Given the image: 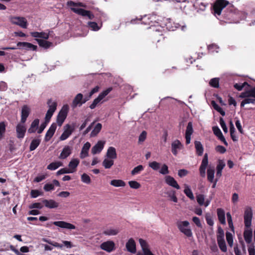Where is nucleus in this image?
Listing matches in <instances>:
<instances>
[{
	"label": "nucleus",
	"instance_id": "obj_16",
	"mask_svg": "<svg viewBox=\"0 0 255 255\" xmlns=\"http://www.w3.org/2000/svg\"><path fill=\"white\" fill-rule=\"evenodd\" d=\"M105 141L100 140L92 147L91 152L93 154H95L101 152L104 148Z\"/></svg>",
	"mask_w": 255,
	"mask_h": 255
},
{
	"label": "nucleus",
	"instance_id": "obj_27",
	"mask_svg": "<svg viewBox=\"0 0 255 255\" xmlns=\"http://www.w3.org/2000/svg\"><path fill=\"white\" fill-rule=\"evenodd\" d=\"M106 156L108 158L113 159L117 158V155L116 148L112 146L109 147L106 153Z\"/></svg>",
	"mask_w": 255,
	"mask_h": 255
},
{
	"label": "nucleus",
	"instance_id": "obj_38",
	"mask_svg": "<svg viewBox=\"0 0 255 255\" xmlns=\"http://www.w3.org/2000/svg\"><path fill=\"white\" fill-rule=\"evenodd\" d=\"M219 248L223 252H227V246L224 239H217Z\"/></svg>",
	"mask_w": 255,
	"mask_h": 255
},
{
	"label": "nucleus",
	"instance_id": "obj_51",
	"mask_svg": "<svg viewBox=\"0 0 255 255\" xmlns=\"http://www.w3.org/2000/svg\"><path fill=\"white\" fill-rule=\"evenodd\" d=\"M246 86L249 87H250V85L247 82H245L243 84L236 83L234 84V87L237 90L241 91Z\"/></svg>",
	"mask_w": 255,
	"mask_h": 255
},
{
	"label": "nucleus",
	"instance_id": "obj_10",
	"mask_svg": "<svg viewBox=\"0 0 255 255\" xmlns=\"http://www.w3.org/2000/svg\"><path fill=\"white\" fill-rule=\"evenodd\" d=\"M115 243L113 241H108L102 243L100 248L108 253H111L115 250Z\"/></svg>",
	"mask_w": 255,
	"mask_h": 255
},
{
	"label": "nucleus",
	"instance_id": "obj_31",
	"mask_svg": "<svg viewBox=\"0 0 255 255\" xmlns=\"http://www.w3.org/2000/svg\"><path fill=\"white\" fill-rule=\"evenodd\" d=\"M67 116V113H58L57 117V123L59 126H61Z\"/></svg>",
	"mask_w": 255,
	"mask_h": 255
},
{
	"label": "nucleus",
	"instance_id": "obj_13",
	"mask_svg": "<svg viewBox=\"0 0 255 255\" xmlns=\"http://www.w3.org/2000/svg\"><path fill=\"white\" fill-rule=\"evenodd\" d=\"M56 128L57 125L55 123H53L51 125L45 136L44 140L46 142L48 141L51 138L55 133Z\"/></svg>",
	"mask_w": 255,
	"mask_h": 255
},
{
	"label": "nucleus",
	"instance_id": "obj_55",
	"mask_svg": "<svg viewBox=\"0 0 255 255\" xmlns=\"http://www.w3.org/2000/svg\"><path fill=\"white\" fill-rule=\"evenodd\" d=\"M149 166L154 170H158L160 168V163L156 162L153 161L149 163Z\"/></svg>",
	"mask_w": 255,
	"mask_h": 255
},
{
	"label": "nucleus",
	"instance_id": "obj_35",
	"mask_svg": "<svg viewBox=\"0 0 255 255\" xmlns=\"http://www.w3.org/2000/svg\"><path fill=\"white\" fill-rule=\"evenodd\" d=\"M80 161L79 159L77 158H74L72 159L70 162L69 163L68 166L70 167V170H74V172L76 171V169L78 165H79Z\"/></svg>",
	"mask_w": 255,
	"mask_h": 255
},
{
	"label": "nucleus",
	"instance_id": "obj_53",
	"mask_svg": "<svg viewBox=\"0 0 255 255\" xmlns=\"http://www.w3.org/2000/svg\"><path fill=\"white\" fill-rule=\"evenodd\" d=\"M81 180L83 183L86 184H89L91 183V178L86 173H83L81 175Z\"/></svg>",
	"mask_w": 255,
	"mask_h": 255
},
{
	"label": "nucleus",
	"instance_id": "obj_7",
	"mask_svg": "<svg viewBox=\"0 0 255 255\" xmlns=\"http://www.w3.org/2000/svg\"><path fill=\"white\" fill-rule=\"evenodd\" d=\"M189 225V223L187 221L181 222L178 224V228L179 230L182 233H184L187 237H191L192 236V231L191 229L187 228Z\"/></svg>",
	"mask_w": 255,
	"mask_h": 255
},
{
	"label": "nucleus",
	"instance_id": "obj_3",
	"mask_svg": "<svg viewBox=\"0 0 255 255\" xmlns=\"http://www.w3.org/2000/svg\"><path fill=\"white\" fill-rule=\"evenodd\" d=\"M229 4L227 0H216L213 5V10L214 14L220 15L222 10Z\"/></svg>",
	"mask_w": 255,
	"mask_h": 255
},
{
	"label": "nucleus",
	"instance_id": "obj_9",
	"mask_svg": "<svg viewBox=\"0 0 255 255\" xmlns=\"http://www.w3.org/2000/svg\"><path fill=\"white\" fill-rule=\"evenodd\" d=\"M208 164V154L205 153L202 160L201 164L199 168V171L201 176L204 177L206 175V169Z\"/></svg>",
	"mask_w": 255,
	"mask_h": 255
},
{
	"label": "nucleus",
	"instance_id": "obj_4",
	"mask_svg": "<svg viewBox=\"0 0 255 255\" xmlns=\"http://www.w3.org/2000/svg\"><path fill=\"white\" fill-rule=\"evenodd\" d=\"M253 211L251 207H247L245 208L244 213V223L247 228H249L252 225V220L253 218Z\"/></svg>",
	"mask_w": 255,
	"mask_h": 255
},
{
	"label": "nucleus",
	"instance_id": "obj_12",
	"mask_svg": "<svg viewBox=\"0 0 255 255\" xmlns=\"http://www.w3.org/2000/svg\"><path fill=\"white\" fill-rule=\"evenodd\" d=\"M17 46L19 48L24 49L27 50H32L33 51H36L37 46L33 45L30 43L27 42H18L17 43Z\"/></svg>",
	"mask_w": 255,
	"mask_h": 255
},
{
	"label": "nucleus",
	"instance_id": "obj_62",
	"mask_svg": "<svg viewBox=\"0 0 255 255\" xmlns=\"http://www.w3.org/2000/svg\"><path fill=\"white\" fill-rule=\"evenodd\" d=\"M42 195V192L37 190H32L30 192V196L31 198H35Z\"/></svg>",
	"mask_w": 255,
	"mask_h": 255
},
{
	"label": "nucleus",
	"instance_id": "obj_14",
	"mask_svg": "<svg viewBox=\"0 0 255 255\" xmlns=\"http://www.w3.org/2000/svg\"><path fill=\"white\" fill-rule=\"evenodd\" d=\"M165 182L168 185L177 189H179L180 188V186L178 184L177 181L171 176H166L165 177Z\"/></svg>",
	"mask_w": 255,
	"mask_h": 255
},
{
	"label": "nucleus",
	"instance_id": "obj_19",
	"mask_svg": "<svg viewBox=\"0 0 255 255\" xmlns=\"http://www.w3.org/2000/svg\"><path fill=\"white\" fill-rule=\"evenodd\" d=\"M72 147L66 145L63 148L61 153L59 156L60 159H65L68 156H69L72 153Z\"/></svg>",
	"mask_w": 255,
	"mask_h": 255
},
{
	"label": "nucleus",
	"instance_id": "obj_26",
	"mask_svg": "<svg viewBox=\"0 0 255 255\" xmlns=\"http://www.w3.org/2000/svg\"><path fill=\"white\" fill-rule=\"evenodd\" d=\"M217 216L220 222L223 224H226L225 213L224 210L222 208L217 209Z\"/></svg>",
	"mask_w": 255,
	"mask_h": 255
},
{
	"label": "nucleus",
	"instance_id": "obj_21",
	"mask_svg": "<svg viewBox=\"0 0 255 255\" xmlns=\"http://www.w3.org/2000/svg\"><path fill=\"white\" fill-rule=\"evenodd\" d=\"M67 129L64 130L60 136V140H64L66 139L72 133L74 128L71 129V126L69 125H66L65 126Z\"/></svg>",
	"mask_w": 255,
	"mask_h": 255
},
{
	"label": "nucleus",
	"instance_id": "obj_1",
	"mask_svg": "<svg viewBox=\"0 0 255 255\" xmlns=\"http://www.w3.org/2000/svg\"><path fill=\"white\" fill-rule=\"evenodd\" d=\"M67 5L70 7L71 10L73 12L79 15L87 16L89 19H93L94 18V15L91 11L81 8H77L74 7L75 6L86 7V4L81 2H76L72 0H69L67 2Z\"/></svg>",
	"mask_w": 255,
	"mask_h": 255
},
{
	"label": "nucleus",
	"instance_id": "obj_60",
	"mask_svg": "<svg viewBox=\"0 0 255 255\" xmlns=\"http://www.w3.org/2000/svg\"><path fill=\"white\" fill-rule=\"evenodd\" d=\"M205 219L208 225L210 226H213L214 225V221L210 213H207L205 215Z\"/></svg>",
	"mask_w": 255,
	"mask_h": 255
},
{
	"label": "nucleus",
	"instance_id": "obj_23",
	"mask_svg": "<svg viewBox=\"0 0 255 255\" xmlns=\"http://www.w3.org/2000/svg\"><path fill=\"white\" fill-rule=\"evenodd\" d=\"M173 102L178 103L180 105H181L184 107H186V105H185L184 103H182L179 101H177L174 99L172 98L169 97H165V98L162 99L159 103V104L160 105H165V104L169 105L171 103H173Z\"/></svg>",
	"mask_w": 255,
	"mask_h": 255
},
{
	"label": "nucleus",
	"instance_id": "obj_41",
	"mask_svg": "<svg viewBox=\"0 0 255 255\" xmlns=\"http://www.w3.org/2000/svg\"><path fill=\"white\" fill-rule=\"evenodd\" d=\"M102 124L100 123H98L96 126L95 127L93 130L92 131L90 134L91 137H94L96 136L99 132L101 131L102 129Z\"/></svg>",
	"mask_w": 255,
	"mask_h": 255
},
{
	"label": "nucleus",
	"instance_id": "obj_33",
	"mask_svg": "<svg viewBox=\"0 0 255 255\" xmlns=\"http://www.w3.org/2000/svg\"><path fill=\"white\" fill-rule=\"evenodd\" d=\"M207 179L210 182H214L215 169L213 167H209L207 169Z\"/></svg>",
	"mask_w": 255,
	"mask_h": 255
},
{
	"label": "nucleus",
	"instance_id": "obj_63",
	"mask_svg": "<svg viewBox=\"0 0 255 255\" xmlns=\"http://www.w3.org/2000/svg\"><path fill=\"white\" fill-rule=\"evenodd\" d=\"M192 132V124L191 122H189L186 128L185 134L191 135Z\"/></svg>",
	"mask_w": 255,
	"mask_h": 255
},
{
	"label": "nucleus",
	"instance_id": "obj_18",
	"mask_svg": "<svg viewBox=\"0 0 255 255\" xmlns=\"http://www.w3.org/2000/svg\"><path fill=\"white\" fill-rule=\"evenodd\" d=\"M42 202L46 207L49 209L57 208L59 206V203L52 199H43Z\"/></svg>",
	"mask_w": 255,
	"mask_h": 255
},
{
	"label": "nucleus",
	"instance_id": "obj_46",
	"mask_svg": "<svg viewBox=\"0 0 255 255\" xmlns=\"http://www.w3.org/2000/svg\"><path fill=\"white\" fill-rule=\"evenodd\" d=\"M139 243L141 246L143 253H144L149 250L148 249V245L145 240L142 239H139Z\"/></svg>",
	"mask_w": 255,
	"mask_h": 255
},
{
	"label": "nucleus",
	"instance_id": "obj_17",
	"mask_svg": "<svg viewBox=\"0 0 255 255\" xmlns=\"http://www.w3.org/2000/svg\"><path fill=\"white\" fill-rule=\"evenodd\" d=\"M183 147V145L181 142L176 139L171 143V151L174 155H176L178 153L177 149H181Z\"/></svg>",
	"mask_w": 255,
	"mask_h": 255
},
{
	"label": "nucleus",
	"instance_id": "obj_8",
	"mask_svg": "<svg viewBox=\"0 0 255 255\" xmlns=\"http://www.w3.org/2000/svg\"><path fill=\"white\" fill-rule=\"evenodd\" d=\"M89 100V98L87 97L83 98V96L82 94L79 93L74 99L73 102L71 104V107L73 108H75L77 106H81L83 104Z\"/></svg>",
	"mask_w": 255,
	"mask_h": 255
},
{
	"label": "nucleus",
	"instance_id": "obj_44",
	"mask_svg": "<svg viewBox=\"0 0 255 255\" xmlns=\"http://www.w3.org/2000/svg\"><path fill=\"white\" fill-rule=\"evenodd\" d=\"M61 166H62V163L60 161L54 162L48 165L47 169L51 170H54Z\"/></svg>",
	"mask_w": 255,
	"mask_h": 255
},
{
	"label": "nucleus",
	"instance_id": "obj_28",
	"mask_svg": "<svg viewBox=\"0 0 255 255\" xmlns=\"http://www.w3.org/2000/svg\"><path fill=\"white\" fill-rule=\"evenodd\" d=\"M225 166V163L222 160H219L218 162V164L217 166V172H216V176L217 177L220 178L222 175V172L223 169Z\"/></svg>",
	"mask_w": 255,
	"mask_h": 255
},
{
	"label": "nucleus",
	"instance_id": "obj_2",
	"mask_svg": "<svg viewBox=\"0 0 255 255\" xmlns=\"http://www.w3.org/2000/svg\"><path fill=\"white\" fill-rule=\"evenodd\" d=\"M152 31V36L157 42H159L161 40V39L158 38V37H162V40H165L167 38V31L163 27L158 26L153 27Z\"/></svg>",
	"mask_w": 255,
	"mask_h": 255
},
{
	"label": "nucleus",
	"instance_id": "obj_64",
	"mask_svg": "<svg viewBox=\"0 0 255 255\" xmlns=\"http://www.w3.org/2000/svg\"><path fill=\"white\" fill-rule=\"evenodd\" d=\"M248 252L249 255H255V246L254 244L248 246Z\"/></svg>",
	"mask_w": 255,
	"mask_h": 255
},
{
	"label": "nucleus",
	"instance_id": "obj_29",
	"mask_svg": "<svg viewBox=\"0 0 255 255\" xmlns=\"http://www.w3.org/2000/svg\"><path fill=\"white\" fill-rule=\"evenodd\" d=\"M244 237L245 241L248 244H250L252 242L253 237V232L252 230H246L244 232Z\"/></svg>",
	"mask_w": 255,
	"mask_h": 255
},
{
	"label": "nucleus",
	"instance_id": "obj_58",
	"mask_svg": "<svg viewBox=\"0 0 255 255\" xmlns=\"http://www.w3.org/2000/svg\"><path fill=\"white\" fill-rule=\"evenodd\" d=\"M196 199L198 203L200 205L202 206L204 204L205 197L203 194H198L196 196Z\"/></svg>",
	"mask_w": 255,
	"mask_h": 255
},
{
	"label": "nucleus",
	"instance_id": "obj_25",
	"mask_svg": "<svg viewBox=\"0 0 255 255\" xmlns=\"http://www.w3.org/2000/svg\"><path fill=\"white\" fill-rule=\"evenodd\" d=\"M46 39H41L36 38L35 40L37 42L39 46L45 49H48L52 45V43L46 40Z\"/></svg>",
	"mask_w": 255,
	"mask_h": 255
},
{
	"label": "nucleus",
	"instance_id": "obj_5",
	"mask_svg": "<svg viewBox=\"0 0 255 255\" xmlns=\"http://www.w3.org/2000/svg\"><path fill=\"white\" fill-rule=\"evenodd\" d=\"M113 88L112 87H110L107 88L106 90L103 91L101 93L99 94L98 97L95 99L93 103L90 105L89 107L91 109H94L98 104L100 103H102V100L112 90Z\"/></svg>",
	"mask_w": 255,
	"mask_h": 255
},
{
	"label": "nucleus",
	"instance_id": "obj_49",
	"mask_svg": "<svg viewBox=\"0 0 255 255\" xmlns=\"http://www.w3.org/2000/svg\"><path fill=\"white\" fill-rule=\"evenodd\" d=\"M226 240L230 247L233 245V237L231 233L227 232L226 233Z\"/></svg>",
	"mask_w": 255,
	"mask_h": 255
},
{
	"label": "nucleus",
	"instance_id": "obj_43",
	"mask_svg": "<svg viewBox=\"0 0 255 255\" xmlns=\"http://www.w3.org/2000/svg\"><path fill=\"white\" fill-rule=\"evenodd\" d=\"M110 184L115 187H124L126 185V183L124 181L117 179L112 180Z\"/></svg>",
	"mask_w": 255,
	"mask_h": 255
},
{
	"label": "nucleus",
	"instance_id": "obj_36",
	"mask_svg": "<svg viewBox=\"0 0 255 255\" xmlns=\"http://www.w3.org/2000/svg\"><path fill=\"white\" fill-rule=\"evenodd\" d=\"M243 98L245 99L241 102V107H244V106L246 104H255V98H251V97H243Z\"/></svg>",
	"mask_w": 255,
	"mask_h": 255
},
{
	"label": "nucleus",
	"instance_id": "obj_61",
	"mask_svg": "<svg viewBox=\"0 0 255 255\" xmlns=\"http://www.w3.org/2000/svg\"><path fill=\"white\" fill-rule=\"evenodd\" d=\"M88 26L94 31H97L100 29L98 24L96 22L90 21L88 23Z\"/></svg>",
	"mask_w": 255,
	"mask_h": 255
},
{
	"label": "nucleus",
	"instance_id": "obj_56",
	"mask_svg": "<svg viewBox=\"0 0 255 255\" xmlns=\"http://www.w3.org/2000/svg\"><path fill=\"white\" fill-rule=\"evenodd\" d=\"M224 239V232L223 229L220 227H218L217 239Z\"/></svg>",
	"mask_w": 255,
	"mask_h": 255
},
{
	"label": "nucleus",
	"instance_id": "obj_22",
	"mask_svg": "<svg viewBox=\"0 0 255 255\" xmlns=\"http://www.w3.org/2000/svg\"><path fill=\"white\" fill-rule=\"evenodd\" d=\"M90 147L91 144L89 142H87L84 144L80 153V156L81 158L83 159L88 156V152Z\"/></svg>",
	"mask_w": 255,
	"mask_h": 255
},
{
	"label": "nucleus",
	"instance_id": "obj_37",
	"mask_svg": "<svg viewBox=\"0 0 255 255\" xmlns=\"http://www.w3.org/2000/svg\"><path fill=\"white\" fill-rule=\"evenodd\" d=\"M47 103L49 107V109L47 112H55L57 106V103L50 99L47 101Z\"/></svg>",
	"mask_w": 255,
	"mask_h": 255
},
{
	"label": "nucleus",
	"instance_id": "obj_30",
	"mask_svg": "<svg viewBox=\"0 0 255 255\" xmlns=\"http://www.w3.org/2000/svg\"><path fill=\"white\" fill-rule=\"evenodd\" d=\"M39 120L38 119H35L31 123L30 127L28 129V133H34L38 128Z\"/></svg>",
	"mask_w": 255,
	"mask_h": 255
},
{
	"label": "nucleus",
	"instance_id": "obj_47",
	"mask_svg": "<svg viewBox=\"0 0 255 255\" xmlns=\"http://www.w3.org/2000/svg\"><path fill=\"white\" fill-rule=\"evenodd\" d=\"M210 85L214 88H218L219 87V78H214L210 80L209 82Z\"/></svg>",
	"mask_w": 255,
	"mask_h": 255
},
{
	"label": "nucleus",
	"instance_id": "obj_59",
	"mask_svg": "<svg viewBox=\"0 0 255 255\" xmlns=\"http://www.w3.org/2000/svg\"><path fill=\"white\" fill-rule=\"evenodd\" d=\"M159 172L160 173L163 175L168 174L169 173V171L168 170V167L167 165L165 164H163Z\"/></svg>",
	"mask_w": 255,
	"mask_h": 255
},
{
	"label": "nucleus",
	"instance_id": "obj_45",
	"mask_svg": "<svg viewBox=\"0 0 255 255\" xmlns=\"http://www.w3.org/2000/svg\"><path fill=\"white\" fill-rule=\"evenodd\" d=\"M230 135L231 138L234 141H238V137L236 135V129L234 128L233 124L231 123L230 128Z\"/></svg>",
	"mask_w": 255,
	"mask_h": 255
},
{
	"label": "nucleus",
	"instance_id": "obj_24",
	"mask_svg": "<svg viewBox=\"0 0 255 255\" xmlns=\"http://www.w3.org/2000/svg\"><path fill=\"white\" fill-rule=\"evenodd\" d=\"M30 35L34 38H40L43 39H48L49 37V33L44 32H30Z\"/></svg>",
	"mask_w": 255,
	"mask_h": 255
},
{
	"label": "nucleus",
	"instance_id": "obj_50",
	"mask_svg": "<svg viewBox=\"0 0 255 255\" xmlns=\"http://www.w3.org/2000/svg\"><path fill=\"white\" fill-rule=\"evenodd\" d=\"M143 170V166L142 165H139L137 166L134 167L131 171L132 175H134L139 173L141 171Z\"/></svg>",
	"mask_w": 255,
	"mask_h": 255
},
{
	"label": "nucleus",
	"instance_id": "obj_34",
	"mask_svg": "<svg viewBox=\"0 0 255 255\" xmlns=\"http://www.w3.org/2000/svg\"><path fill=\"white\" fill-rule=\"evenodd\" d=\"M241 97H249L255 98V87L241 93Z\"/></svg>",
	"mask_w": 255,
	"mask_h": 255
},
{
	"label": "nucleus",
	"instance_id": "obj_32",
	"mask_svg": "<svg viewBox=\"0 0 255 255\" xmlns=\"http://www.w3.org/2000/svg\"><path fill=\"white\" fill-rule=\"evenodd\" d=\"M196 153L199 156H201L203 153V146L200 141H195L194 142Z\"/></svg>",
	"mask_w": 255,
	"mask_h": 255
},
{
	"label": "nucleus",
	"instance_id": "obj_54",
	"mask_svg": "<svg viewBox=\"0 0 255 255\" xmlns=\"http://www.w3.org/2000/svg\"><path fill=\"white\" fill-rule=\"evenodd\" d=\"M129 186L131 188L137 189L140 187V184L136 181H130L128 182Z\"/></svg>",
	"mask_w": 255,
	"mask_h": 255
},
{
	"label": "nucleus",
	"instance_id": "obj_48",
	"mask_svg": "<svg viewBox=\"0 0 255 255\" xmlns=\"http://www.w3.org/2000/svg\"><path fill=\"white\" fill-rule=\"evenodd\" d=\"M119 233V231L117 229H109L104 231L103 234L107 236L116 235Z\"/></svg>",
	"mask_w": 255,
	"mask_h": 255
},
{
	"label": "nucleus",
	"instance_id": "obj_39",
	"mask_svg": "<svg viewBox=\"0 0 255 255\" xmlns=\"http://www.w3.org/2000/svg\"><path fill=\"white\" fill-rule=\"evenodd\" d=\"M40 142H41V140L40 139L36 138V139H33L31 141V143L30 144V146H29L30 151H33V150H35L40 144Z\"/></svg>",
	"mask_w": 255,
	"mask_h": 255
},
{
	"label": "nucleus",
	"instance_id": "obj_42",
	"mask_svg": "<svg viewBox=\"0 0 255 255\" xmlns=\"http://www.w3.org/2000/svg\"><path fill=\"white\" fill-rule=\"evenodd\" d=\"M114 161L113 159H105L103 162L102 165L106 169L110 168L114 165Z\"/></svg>",
	"mask_w": 255,
	"mask_h": 255
},
{
	"label": "nucleus",
	"instance_id": "obj_6",
	"mask_svg": "<svg viewBox=\"0 0 255 255\" xmlns=\"http://www.w3.org/2000/svg\"><path fill=\"white\" fill-rule=\"evenodd\" d=\"M10 22L12 24L18 25L23 28H26L28 25L27 20L24 17H11L10 18Z\"/></svg>",
	"mask_w": 255,
	"mask_h": 255
},
{
	"label": "nucleus",
	"instance_id": "obj_52",
	"mask_svg": "<svg viewBox=\"0 0 255 255\" xmlns=\"http://www.w3.org/2000/svg\"><path fill=\"white\" fill-rule=\"evenodd\" d=\"M74 172V170H70V169H68L67 168H63L60 169L59 170H58L57 172V175H59L65 174V173H73Z\"/></svg>",
	"mask_w": 255,
	"mask_h": 255
},
{
	"label": "nucleus",
	"instance_id": "obj_11",
	"mask_svg": "<svg viewBox=\"0 0 255 255\" xmlns=\"http://www.w3.org/2000/svg\"><path fill=\"white\" fill-rule=\"evenodd\" d=\"M51 224L63 229L70 230L76 229V227L74 225L65 221H55L52 222Z\"/></svg>",
	"mask_w": 255,
	"mask_h": 255
},
{
	"label": "nucleus",
	"instance_id": "obj_15",
	"mask_svg": "<svg viewBox=\"0 0 255 255\" xmlns=\"http://www.w3.org/2000/svg\"><path fill=\"white\" fill-rule=\"evenodd\" d=\"M26 127L24 125L18 124L16 127L17 137L18 138H23L26 132Z\"/></svg>",
	"mask_w": 255,
	"mask_h": 255
},
{
	"label": "nucleus",
	"instance_id": "obj_57",
	"mask_svg": "<svg viewBox=\"0 0 255 255\" xmlns=\"http://www.w3.org/2000/svg\"><path fill=\"white\" fill-rule=\"evenodd\" d=\"M5 132V125L3 122L0 123V140L1 139Z\"/></svg>",
	"mask_w": 255,
	"mask_h": 255
},
{
	"label": "nucleus",
	"instance_id": "obj_40",
	"mask_svg": "<svg viewBox=\"0 0 255 255\" xmlns=\"http://www.w3.org/2000/svg\"><path fill=\"white\" fill-rule=\"evenodd\" d=\"M184 193L185 194V195L191 200H194V196L193 195V194L189 187V186L187 185H185V189L184 190Z\"/></svg>",
	"mask_w": 255,
	"mask_h": 255
},
{
	"label": "nucleus",
	"instance_id": "obj_20",
	"mask_svg": "<svg viewBox=\"0 0 255 255\" xmlns=\"http://www.w3.org/2000/svg\"><path fill=\"white\" fill-rule=\"evenodd\" d=\"M126 248L128 252L134 254L136 253L135 242L132 238L129 239L126 243Z\"/></svg>",
	"mask_w": 255,
	"mask_h": 255
}]
</instances>
